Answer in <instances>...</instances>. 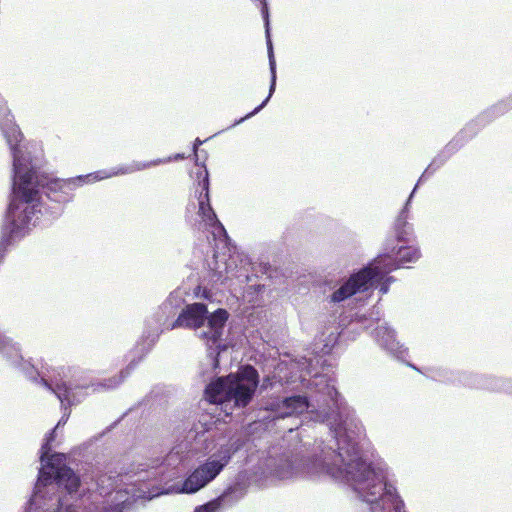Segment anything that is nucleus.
Segmentation results:
<instances>
[{"mask_svg":"<svg viewBox=\"0 0 512 512\" xmlns=\"http://www.w3.org/2000/svg\"><path fill=\"white\" fill-rule=\"evenodd\" d=\"M147 167V165H142V166H131V167H122V168H119L117 170H112L110 172H106V171H97L95 173H91V174H88L86 176H79L77 178V180L79 182H83L84 181V178H87L89 179V181H99V180H102V179H106V178H109V177H112V176H116V175H122V174H127V173H131V172H134L136 170H140V169H143Z\"/></svg>","mask_w":512,"mask_h":512,"instance_id":"nucleus-16","label":"nucleus"},{"mask_svg":"<svg viewBox=\"0 0 512 512\" xmlns=\"http://www.w3.org/2000/svg\"><path fill=\"white\" fill-rule=\"evenodd\" d=\"M241 497L242 494L240 491L235 487H231L219 497L197 507L194 512H217L222 506H230L237 502Z\"/></svg>","mask_w":512,"mask_h":512,"instance_id":"nucleus-14","label":"nucleus"},{"mask_svg":"<svg viewBox=\"0 0 512 512\" xmlns=\"http://www.w3.org/2000/svg\"><path fill=\"white\" fill-rule=\"evenodd\" d=\"M394 268L395 265H391L387 266L382 271L379 266L375 268H372L370 265L365 267L358 273L352 275L346 283L337 289L330 296V302L340 303L357 292L368 290L374 284L381 282L385 275Z\"/></svg>","mask_w":512,"mask_h":512,"instance_id":"nucleus-8","label":"nucleus"},{"mask_svg":"<svg viewBox=\"0 0 512 512\" xmlns=\"http://www.w3.org/2000/svg\"><path fill=\"white\" fill-rule=\"evenodd\" d=\"M339 336L340 332L338 326L329 327L326 332H322L320 341L323 342V348L321 351L325 354L329 353L337 343Z\"/></svg>","mask_w":512,"mask_h":512,"instance_id":"nucleus-17","label":"nucleus"},{"mask_svg":"<svg viewBox=\"0 0 512 512\" xmlns=\"http://www.w3.org/2000/svg\"><path fill=\"white\" fill-rule=\"evenodd\" d=\"M444 163V159L441 157L435 158L431 164L427 167V169L424 171L420 179L418 180V184L426 178V176L431 175L437 168H439Z\"/></svg>","mask_w":512,"mask_h":512,"instance_id":"nucleus-18","label":"nucleus"},{"mask_svg":"<svg viewBox=\"0 0 512 512\" xmlns=\"http://www.w3.org/2000/svg\"><path fill=\"white\" fill-rule=\"evenodd\" d=\"M23 370L25 372V374L32 380H37V377L36 375L38 374L34 368L30 365H25L23 366Z\"/></svg>","mask_w":512,"mask_h":512,"instance_id":"nucleus-20","label":"nucleus"},{"mask_svg":"<svg viewBox=\"0 0 512 512\" xmlns=\"http://www.w3.org/2000/svg\"><path fill=\"white\" fill-rule=\"evenodd\" d=\"M418 184L413 189L412 193L410 194L404 208L399 213L396 221H395V233L397 236V239L399 241L408 242L410 239V236L412 234V227L407 222L408 214H409V205L411 202V199L414 195L415 190L417 189Z\"/></svg>","mask_w":512,"mask_h":512,"instance_id":"nucleus-15","label":"nucleus"},{"mask_svg":"<svg viewBox=\"0 0 512 512\" xmlns=\"http://www.w3.org/2000/svg\"><path fill=\"white\" fill-rule=\"evenodd\" d=\"M183 157H184L183 155H181V154H177L175 158H176V159H182Z\"/></svg>","mask_w":512,"mask_h":512,"instance_id":"nucleus-26","label":"nucleus"},{"mask_svg":"<svg viewBox=\"0 0 512 512\" xmlns=\"http://www.w3.org/2000/svg\"><path fill=\"white\" fill-rule=\"evenodd\" d=\"M379 291H380L381 294H386L388 292V284L387 283H383L380 286Z\"/></svg>","mask_w":512,"mask_h":512,"instance_id":"nucleus-22","label":"nucleus"},{"mask_svg":"<svg viewBox=\"0 0 512 512\" xmlns=\"http://www.w3.org/2000/svg\"><path fill=\"white\" fill-rule=\"evenodd\" d=\"M69 413H64L56 427L48 433L45 438V442L42 444L40 449V461L42 468L39 470L38 480L35 486V494L40 493L41 486H47L52 483L53 475L54 480L58 486H63L69 493L76 492L79 485L80 479L73 472V470L62 463L65 460L64 454L55 453L48 456L51 447L50 443L54 440L55 431L61 425H64L68 419Z\"/></svg>","mask_w":512,"mask_h":512,"instance_id":"nucleus-4","label":"nucleus"},{"mask_svg":"<svg viewBox=\"0 0 512 512\" xmlns=\"http://www.w3.org/2000/svg\"><path fill=\"white\" fill-rule=\"evenodd\" d=\"M124 377H125L124 372H121V376H120V379L118 381H113V383L104 384V386H106L108 388H114V387H116L117 385H119L123 381ZM110 382H112V381L110 380Z\"/></svg>","mask_w":512,"mask_h":512,"instance_id":"nucleus-21","label":"nucleus"},{"mask_svg":"<svg viewBox=\"0 0 512 512\" xmlns=\"http://www.w3.org/2000/svg\"><path fill=\"white\" fill-rule=\"evenodd\" d=\"M419 257L420 252L417 248L413 246H401L396 253V257L390 254L379 255L370 266H372V268L379 266L380 270L383 271L387 266L395 265V270L399 268L401 264L414 262L419 259ZM391 271H393V269Z\"/></svg>","mask_w":512,"mask_h":512,"instance_id":"nucleus-12","label":"nucleus"},{"mask_svg":"<svg viewBox=\"0 0 512 512\" xmlns=\"http://www.w3.org/2000/svg\"><path fill=\"white\" fill-rule=\"evenodd\" d=\"M374 338L378 344L395 355L399 359H404L407 355V349L403 348L395 339V332L386 323L379 324L374 330Z\"/></svg>","mask_w":512,"mask_h":512,"instance_id":"nucleus-13","label":"nucleus"},{"mask_svg":"<svg viewBox=\"0 0 512 512\" xmlns=\"http://www.w3.org/2000/svg\"><path fill=\"white\" fill-rule=\"evenodd\" d=\"M238 450L235 443L220 445L203 463L198 465L183 481L181 493L193 494L211 483L229 464Z\"/></svg>","mask_w":512,"mask_h":512,"instance_id":"nucleus-7","label":"nucleus"},{"mask_svg":"<svg viewBox=\"0 0 512 512\" xmlns=\"http://www.w3.org/2000/svg\"><path fill=\"white\" fill-rule=\"evenodd\" d=\"M477 387H480V388H490V386L488 385H485V384H478L476 385ZM494 387H491V389H493Z\"/></svg>","mask_w":512,"mask_h":512,"instance_id":"nucleus-25","label":"nucleus"},{"mask_svg":"<svg viewBox=\"0 0 512 512\" xmlns=\"http://www.w3.org/2000/svg\"><path fill=\"white\" fill-rule=\"evenodd\" d=\"M505 391L512 393V383L509 382V386L507 388H504Z\"/></svg>","mask_w":512,"mask_h":512,"instance_id":"nucleus-24","label":"nucleus"},{"mask_svg":"<svg viewBox=\"0 0 512 512\" xmlns=\"http://www.w3.org/2000/svg\"><path fill=\"white\" fill-rule=\"evenodd\" d=\"M207 313V308L202 303L187 305L177 319L172 322L171 328L185 327L197 329L207 320L206 329L199 333V337L205 341L209 350V356L213 359L216 366L218 363L216 356L220 350L224 349L221 337L228 319V313L224 309H218L210 317H207Z\"/></svg>","mask_w":512,"mask_h":512,"instance_id":"nucleus-3","label":"nucleus"},{"mask_svg":"<svg viewBox=\"0 0 512 512\" xmlns=\"http://www.w3.org/2000/svg\"><path fill=\"white\" fill-rule=\"evenodd\" d=\"M238 450L235 443L220 445L203 463L198 465L183 481L181 493L193 494L211 483L229 464Z\"/></svg>","mask_w":512,"mask_h":512,"instance_id":"nucleus-6","label":"nucleus"},{"mask_svg":"<svg viewBox=\"0 0 512 512\" xmlns=\"http://www.w3.org/2000/svg\"><path fill=\"white\" fill-rule=\"evenodd\" d=\"M258 386V372L251 366L242 367L237 374L218 378L206 388V397L211 403H218L224 409L245 407L251 401Z\"/></svg>","mask_w":512,"mask_h":512,"instance_id":"nucleus-2","label":"nucleus"},{"mask_svg":"<svg viewBox=\"0 0 512 512\" xmlns=\"http://www.w3.org/2000/svg\"><path fill=\"white\" fill-rule=\"evenodd\" d=\"M202 143H203V142H202L199 138H197V139L195 140L194 147H193L194 153H196V152H197L198 147H199ZM195 155L197 156V154H195Z\"/></svg>","mask_w":512,"mask_h":512,"instance_id":"nucleus-23","label":"nucleus"},{"mask_svg":"<svg viewBox=\"0 0 512 512\" xmlns=\"http://www.w3.org/2000/svg\"><path fill=\"white\" fill-rule=\"evenodd\" d=\"M197 181L198 187L200 188L199 194L197 196L199 205L198 215L205 223V226L211 229V232L215 237L223 236L224 238H227V232L222 223L218 220L217 215L215 214L210 204L209 174L205 166L200 168L197 172Z\"/></svg>","mask_w":512,"mask_h":512,"instance_id":"nucleus-9","label":"nucleus"},{"mask_svg":"<svg viewBox=\"0 0 512 512\" xmlns=\"http://www.w3.org/2000/svg\"><path fill=\"white\" fill-rule=\"evenodd\" d=\"M176 312L177 307L169 298L159 307L153 318L147 320V338L152 337V342H154L163 329H172L170 319L175 316Z\"/></svg>","mask_w":512,"mask_h":512,"instance_id":"nucleus-11","label":"nucleus"},{"mask_svg":"<svg viewBox=\"0 0 512 512\" xmlns=\"http://www.w3.org/2000/svg\"><path fill=\"white\" fill-rule=\"evenodd\" d=\"M191 459L192 455L188 445L180 443L174 446L165 456L152 459L149 463L139 464L134 472L137 477L135 481L170 482L179 476Z\"/></svg>","mask_w":512,"mask_h":512,"instance_id":"nucleus-5","label":"nucleus"},{"mask_svg":"<svg viewBox=\"0 0 512 512\" xmlns=\"http://www.w3.org/2000/svg\"><path fill=\"white\" fill-rule=\"evenodd\" d=\"M305 411L314 414L315 420L327 423L337 450L322 447L312 457H298V476L328 475L346 482L369 505L370 512H405L395 487L386 481L385 470L363 459L360 443L365 438V428L336 388H316L311 400L298 395V414Z\"/></svg>","mask_w":512,"mask_h":512,"instance_id":"nucleus-1","label":"nucleus"},{"mask_svg":"<svg viewBox=\"0 0 512 512\" xmlns=\"http://www.w3.org/2000/svg\"><path fill=\"white\" fill-rule=\"evenodd\" d=\"M67 375L64 377L55 378L54 380L48 381L44 377L40 378V382L51 390L57 398L61 401L62 406L65 405V402L70 406L76 402H79L78 398V390L87 389L89 384L86 382H81L80 379L74 380H66Z\"/></svg>","mask_w":512,"mask_h":512,"instance_id":"nucleus-10","label":"nucleus"},{"mask_svg":"<svg viewBox=\"0 0 512 512\" xmlns=\"http://www.w3.org/2000/svg\"><path fill=\"white\" fill-rule=\"evenodd\" d=\"M122 493L118 491L116 493V498L119 499V502L115 504V507L112 509V512H123V510L127 507L129 504L127 500H121Z\"/></svg>","mask_w":512,"mask_h":512,"instance_id":"nucleus-19","label":"nucleus"}]
</instances>
